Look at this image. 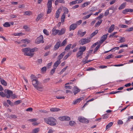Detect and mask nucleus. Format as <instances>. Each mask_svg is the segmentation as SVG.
<instances>
[{"mask_svg":"<svg viewBox=\"0 0 133 133\" xmlns=\"http://www.w3.org/2000/svg\"><path fill=\"white\" fill-rule=\"evenodd\" d=\"M21 102V100H19L17 101H16L14 102V104L15 105H18L19 104H20Z\"/></svg>","mask_w":133,"mask_h":133,"instance_id":"50","label":"nucleus"},{"mask_svg":"<svg viewBox=\"0 0 133 133\" xmlns=\"http://www.w3.org/2000/svg\"><path fill=\"white\" fill-rule=\"evenodd\" d=\"M83 54V53L81 51H78L77 52L76 54V56L77 58L81 56Z\"/></svg>","mask_w":133,"mask_h":133,"instance_id":"29","label":"nucleus"},{"mask_svg":"<svg viewBox=\"0 0 133 133\" xmlns=\"http://www.w3.org/2000/svg\"><path fill=\"white\" fill-rule=\"evenodd\" d=\"M39 131V128H36L33 129L32 133H37Z\"/></svg>","mask_w":133,"mask_h":133,"instance_id":"36","label":"nucleus"},{"mask_svg":"<svg viewBox=\"0 0 133 133\" xmlns=\"http://www.w3.org/2000/svg\"><path fill=\"white\" fill-rule=\"evenodd\" d=\"M78 120L79 122L83 123H88L89 122L88 119L82 117H79Z\"/></svg>","mask_w":133,"mask_h":133,"instance_id":"7","label":"nucleus"},{"mask_svg":"<svg viewBox=\"0 0 133 133\" xmlns=\"http://www.w3.org/2000/svg\"><path fill=\"white\" fill-rule=\"evenodd\" d=\"M47 5V7L48 8L47 13L48 14H50L52 11V2L48 1Z\"/></svg>","mask_w":133,"mask_h":133,"instance_id":"6","label":"nucleus"},{"mask_svg":"<svg viewBox=\"0 0 133 133\" xmlns=\"http://www.w3.org/2000/svg\"><path fill=\"white\" fill-rule=\"evenodd\" d=\"M42 59H38L37 61V63L38 64H40L42 62Z\"/></svg>","mask_w":133,"mask_h":133,"instance_id":"56","label":"nucleus"},{"mask_svg":"<svg viewBox=\"0 0 133 133\" xmlns=\"http://www.w3.org/2000/svg\"><path fill=\"white\" fill-rule=\"evenodd\" d=\"M7 102L10 105H13V103L11 102V101L9 99L7 100Z\"/></svg>","mask_w":133,"mask_h":133,"instance_id":"55","label":"nucleus"},{"mask_svg":"<svg viewBox=\"0 0 133 133\" xmlns=\"http://www.w3.org/2000/svg\"><path fill=\"white\" fill-rule=\"evenodd\" d=\"M60 110V109L56 108H52L50 109V110L51 111H57Z\"/></svg>","mask_w":133,"mask_h":133,"instance_id":"30","label":"nucleus"},{"mask_svg":"<svg viewBox=\"0 0 133 133\" xmlns=\"http://www.w3.org/2000/svg\"><path fill=\"white\" fill-rule=\"evenodd\" d=\"M56 69V68L54 67L53 69L51 70L50 72L51 74L53 75L54 74L55 71V70Z\"/></svg>","mask_w":133,"mask_h":133,"instance_id":"57","label":"nucleus"},{"mask_svg":"<svg viewBox=\"0 0 133 133\" xmlns=\"http://www.w3.org/2000/svg\"><path fill=\"white\" fill-rule=\"evenodd\" d=\"M102 22V20H101L99 21L96 23L95 25V26H98Z\"/></svg>","mask_w":133,"mask_h":133,"instance_id":"40","label":"nucleus"},{"mask_svg":"<svg viewBox=\"0 0 133 133\" xmlns=\"http://www.w3.org/2000/svg\"><path fill=\"white\" fill-rule=\"evenodd\" d=\"M29 50H30V48L28 47L23 49L22 51L24 53V55L28 56H32V54L29 53Z\"/></svg>","mask_w":133,"mask_h":133,"instance_id":"4","label":"nucleus"},{"mask_svg":"<svg viewBox=\"0 0 133 133\" xmlns=\"http://www.w3.org/2000/svg\"><path fill=\"white\" fill-rule=\"evenodd\" d=\"M73 91L74 95H76L80 91V89L76 86H75L73 89Z\"/></svg>","mask_w":133,"mask_h":133,"instance_id":"10","label":"nucleus"},{"mask_svg":"<svg viewBox=\"0 0 133 133\" xmlns=\"http://www.w3.org/2000/svg\"><path fill=\"white\" fill-rule=\"evenodd\" d=\"M76 124V122L74 121H70L69 122V124L71 126L75 125Z\"/></svg>","mask_w":133,"mask_h":133,"instance_id":"35","label":"nucleus"},{"mask_svg":"<svg viewBox=\"0 0 133 133\" xmlns=\"http://www.w3.org/2000/svg\"><path fill=\"white\" fill-rule=\"evenodd\" d=\"M91 40V38L88 37L87 38H82L79 41V43L80 44L83 45L90 42Z\"/></svg>","mask_w":133,"mask_h":133,"instance_id":"3","label":"nucleus"},{"mask_svg":"<svg viewBox=\"0 0 133 133\" xmlns=\"http://www.w3.org/2000/svg\"><path fill=\"white\" fill-rule=\"evenodd\" d=\"M60 12L59 11V10L58 9L56 11V13L55 17L56 18H58L59 16Z\"/></svg>","mask_w":133,"mask_h":133,"instance_id":"33","label":"nucleus"},{"mask_svg":"<svg viewBox=\"0 0 133 133\" xmlns=\"http://www.w3.org/2000/svg\"><path fill=\"white\" fill-rule=\"evenodd\" d=\"M100 47V45H98L95 48V49L94 50V52L95 53V52H96L97 51L98 49V48Z\"/></svg>","mask_w":133,"mask_h":133,"instance_id":"58","label":"nucleus"},{"mask_svg":"<svg viewBox=\"0 0 133 133\" xmlns=\"http://www.w3.org/2000/svg\"><path fill=\"white\" fill-rule=\"evenodd\" d=\"M0 95L2 97H4L5 96L6 97V95L3 92H0Z\"/></svg>","mask_w":133,"mask_h":133,"instance_id":"49","label":"nucleus"},{"mask_svg":"<svg viewBox=\"0 0 133 133\" xmlns=\"http://www.w3.org/2000/svg\"><path fill=\"white\" fill-rule=\"evenodd\" d=\"M125 38L124 37H120L119 41L118 42L119 43H123L125 42Z\"/></svg>","mask_w":133,"mask_h":133,"instance_id":"21","label":"nucleus"},{"mask_svg":"<svg viewBox=\"0 0 133 133\" xmlns=\"http://www.w3.org/2000/svg\"><path fill=\"white\" fill-rule=\"evenodd\" d=\"M119 26L121 28H126L128 27L127 25L124 24H119Z\"/></svg>","mask_w":133,"mask_h":133,"instance_id":"42","label":"nucleus"},{"mask_svg":"<svg viewBox=\"0 0 133 133\" xmlns=\"http://www.w3.org/2000/svg\"><path fill=\"white\" fill-rule=\"evenodd\" d=\"M4 92L5 93H7L8 95L6 94V97L8 98H9L13 94L12 91L9 90L5 89L4 90Z\"/></svg>","mask_w":133,"mask_h":133,"instance_id":"8","label":"nucleus"},{"mask_svg":"<svg viewBox=\"0 0 133 133\" xmlns=\"http://www.w3.org/2000/svg\"><path fill=\"white\" fill-rule=\"evenodd\" d=\"M21 41L25 44H28L30 42V41L27 39L22 40Z\"/></svg>","mask_w":133,"mask_h":133,"instance_id":"32","label":"nucleus"},{"mask_svg":"<svg viewBox=\"0 0 133 133\" xmlns=\"http://www.w3.org/2000/svg\"><path fill=\"white\" fill-rule=\"evenodd\" d=\"M44 120L46 123L51 126H54L56 125V120L53 117H49L48 118H44Z\"/></svg>","mask_w":133,"mask_h":133,"instance_id":"2","label":"nucleus"},{"mask_svg":"<svg viewBox=\"0 0 133 133\" xmlns=\"http://www.w3.org/2000/svg\"><path fill=\"white\" fill-rule=\"evenodd\" d=\"M103 16V14H101L99 15L97 17L98 18L101 19L102 18Z\"/></svg>","mask_w":133,"mask_h":133,"instance_id":"64","label":"nucleus"},{"mask_svg":"<svg viewBox=\"0 0 133 133\" xmlns=\"http://www.w3.org/2000/svg\"><path fill=\"white\" fill-rule=\"evenodd\" d=\"M9 118L10 119L12 118H17V117L15 115H10L9 117Z\"/></svg>","mask_w":133,"mask_h":133,"instance_id":"52","label":"nucleus"},{"mask_svg":"<svg viewBox=\"0 0 133 133\" xmlns=\"http://www.w3.org/2000/svg\"><path fill=\"white\" fill-rule=\"evenodd\" d=\"M95 70V68H92V67L89 68L87 69V71H91V70Z\"/></svg>","mask_w":133,"mask_h":133,"instance_id":"60","label":"nucleus"},{"mask_svg":"<svg viewBox=\"0 0 133 133\" xmlns=\"http://www.w3.org/2000/svg\"><path fill=\"white\" fill-rule=\"evenodd\" d=\"M82 99L81 98H79L75 101H73V104H75L78 103H79L80 101H81Z\"/></svg>","mask_w":133,"mask_h":133,"instance_id":"34","label":"nucleus"},{"mask_svg":"<svg viewBox=\"0 0 133 133\" xmlns=\"http://www.w3.org/2000/svg\"><path fill=\"white\" fill-rule=\"evenodd\" d=\"M133 30V27L129 28L125 30V31L129 32Z\"/></svg>","mask_w":133,"mask_h":133,"instance_id":"48","label":"nucleus"},{"mask_svg":"<svg viewBox=\"0 0 133 133\" xmlns=\"http://www.w3.org/2000/svg\"><path fill=\"white\" fill-rule=\"evenodd\" d=\"M1 84L3 85L6 86L7 85V83L3 79H2L1 80Z\"/></svg>","mask_w":133,"mask_h":133,"instance_id":"26","label":"nucleus"},{"mask_svg":"<svg viewBox=\"0 0 133 133\" xmlns=\"http://www.w3.org/2000/svg\"><path fill=\"white\" fill-rule=\"evenodd\" d=\"M30 77L31 78L32 80L34 79H36V77H35L33 75H31L30 76Z\"/></svg>","mask_w":133,"mask_h":133,"instance_id":"61","label":"nucleus"},{"mask_svg":"<svg viewBox=\"0 0 133 133\" xmlns=\"http://www.w3.org/2000/svg\"><path fill=\"white\" fill-rule=\"evenodd\" d=\"M122 91H112L110 93V94H116L117 93L120 92H122Z\"/></svg>","mask_w":133,"mask_h":133,"instance_id":"54","label":"nucleus"},{"mask_svg":"<svg viewBox=\"0 0 133 133\" xmlns=\"http://www.w3.org/2000/svg\"><path fill=\"white\" fill-rule=\"evenodd\" d=\"M86 48V47L85 46H80L79 48V51H81L83 53V52L85 50Z\"/></svg>","mask_w":133,"mask_h":133,"instance_id":"24","label":"nucleus"},{"mask_svg":"<svg viewBox=\"0 0 133 133\" xmlns=\"http://www.w3.org/2000/svg\"><path fill=\"white\" fill-rule=\"evenodd\" d=\"M43 33L46 35H49V32L46 30L45 29H44L43 30Z\"/></svg>","mask_w":133,"mask_h":133,"instance_id":"51","label":"nucleus"},{"mask_svg":"<svg viewBox=\"0 0 133 133\" xmlns=\"http://www.w3.org/2000/svg\"><path fill=\"white\" fill-rule=\"evenodd\" d=\"M126 3H124L119 7L118 9L119 10H121L124 8L126 5Z\"/></svg>","mask_w":133,"mask_h":133,"instance_id":"27","label":"nucleus"},{"mask_svg":"<svg viewBox=\"0 0 133 133\" xmlns=\"http://www.w3.org/2000/svg\"><path fill=\"white\" fill-rule=\"evenodd\" d=\"M24 15H26L29 16L31 15V12L30 11H26L24 12Z\"/></svg>","mask_w":133,"mask_h":133,"instance_id":"46","label":"nucleus"},{"mask_svg":"<svg viewBox=\"0 0 133 133\" xmlns=\"http://www.w3.org/2000/svg\"><path fill=\"white\" fill-rule=\"evenodd\" d=\"M38 119L36 118H34L32 119H29L28 120V121H30L31 122H35L37 121Z\"/></svg>","mask_w":133,"mask_h":133,"instance_id":"45","label":"nucleus"},{"mask_svg":"<svg viewBox=\"0 0 133 133\" xmlns=\"http://www.w3.org/2000/svg\"><path fill=\"white\" fill-rule=\"evenodd\" d=\"M65 17V12H64L62 15L61 18V22H63L64 21V19Z\"/></svg>","mask_w":133,"mask_h":133,"instance_id":"23","label":"nucleus"},{"mask_svg":"<svg viewBox=\"0 0 133 133\" xmlns=\"http://www.w3.org/2000/svg\"><path fill=\"white\" fill-rule=\"evenodd\" d=\"M77 3H79L77 0H76L69 3V4L70 6L76 4Z\"/></svg>","mask_w":133,"mask_h":133,"instance_id":"25","label":"nucleus"},{"mask_svg":"<svg viewBox=\"0 0 133 133\" xmlns=\"http://www.w3.org/2000/svg\"><path fill=\"white\" fill-rule=\"evenodd\" d=\"M77 25L76 24H73L71 25L69 27V30L71 31V30L75 29L77 27Z\"/></svg>","mask_w":133,"mask_h":133,"instance_id":"13","label":"nucleus"},{"mask_svg":"<svg viewBox=\"0 0 133 133\" xmlns=\"http://www.w3.org/2000/svg\"><path fill=\"white\" fill-rule=\"evenodd\" d=\"M60 43H61L60 42H57L54 47V49L55 50H56L57 49L59 48V46H61Z\"/></svg>","mask_w":133,"mask_h":133,"instance_id":"15","label":"nucleus"},{"mask_svg":"<svg viewBox=\"0 0 133 133\" xmlns=\"http://www.w3.org/2000/svg\"><path fill=\"white\" fill-rule=\"evenodd\" d=\"M82 20H79L77 22H76V24L77 25H80L82 23Z\"/></svg>","mask_w":133,"mask_h":133,"instance_id":"63","label":"nucleus"},{"mask_svg":"<svg viewBox=\"0 0 133 133\" xmlns=\"http://www.w3.org/2000/svg\"><path fill=\"white\" fill-rule=\"evenodd\" d=\"M38 50V49L36 47L34 48H33L31 49L30 48V50H29V53H31L32 54V55L30 57H32L33 56L34 53L33 52L35 51H37Z\"/></svg>","mask_w":133,"mask_h":133,"instance_id":"11","label":"nucleus"},{"mask_svg":"<svg viewBox=\"0 0 133 133\" xmlns=\"http://www.w3.org/2000/svg\"><path fill=\"white\" fill-rule=\"evenodd\" d=\"M89 57V55H87L86 56L85 58H84V59L83 60V62L84 63V64H85L87 63L88 62H90L91 61V60H87V59Z\"/></svg>","mask_w":133,"mask_h":133,"instance_id":"16","label":"nucleus"},{"mask_svg":"<svg viewBox=\"0 0 133 133\" xmlns=\"http://www.w3.org/2000/svg\"><path fill=\"white\" fill-rule=\"evenodd\" d=\"M114 24L112 25L110 27L108 30V32L109 33H111L113 31L114 29Z\"/></svg>","mask_w":133,"mask_h":133,"instance_id":"19","label":"nucleus"},{"mask_svg":"<svg viewBox=\"0 0 133 133\" xmlns=\"http://www.w3.org/2000/svg\"><path fill=\"white\" fill-rule=\"evenodd\" d=\"M43 37L42 35H41L38 37L36 39L35 42L36 43L39 44L42 43H44V41L43 40Z\"/></svg>","mask_w":133,"mask_h":133,"instance_id":"5","label":"nucleus"},{"mask_svg":"<svg viewBox=\"0 0 133 133\" xmlns=\"http://www.w3.org/2000/svg\"><path fill=\"white\" fill-rule=\"evenodd\" d=\"M114 56L112 54H111L110 55H109L107 56L105 58V59H109L111 58H112Z\"/></svg>","mask_w":133,"mask_h":133,"instance_id":"41","label":"nucleus"},{"mask_svg":"<svg viewBox=\"0 0 133 133\" xmlns=\"http://www.w3.org/2000/svg\"><path fill=\"white\" fill-rule=\"evenodd\" d=\"M109 14V10H107L105 12L104 14V15L105 16H106L108 15Z\"/></svg>","mask_w":133,"mask_h":133,"instance_id":"62","label":"nucleus"},{"mask_svg":"<svg viewBox=\"0 0 133 133\" xmlns=\"http://www.w3.org/2000/svg\"><path fill=\"white\" fill-rule=\"evenodd\" d=\"M59 31V30L55 29V28H54L52 29V33L54 35H55L58 33Z\"/></svg>","mask_w":133,"mask_h":133,"instance_id":"20","label":"nucleus"},{"mask_svg":"<svg viewBox=\"0 0 133 133\" xmlns=\"http://www.w3.org/2000/svg\"><path fill=\"white\" fill-rule=\"evenodd\" d=\"M90 2H86L83 4L82 5V8H84V7L87 6L88 5L90 4Z\"/></svg>","mask_w":133,"mask_h":133,"instance_id":"31","label":"nucleus"},{"mask_svg":"<svg viewBox=\"0 0 133 133\" xmlns=\"http://www.w3.org/2000/svg\"><path fill=\"white\" fill-rule=\"evenodd\" d=\"M32 82L33 85L37 90L40 91L43 90V87L37 79L32 80Z\"/></svg>","mask_w":133,"mask_h":133,"instance_id":"1","label":"nucleus"},{"mask_svg":"<svg viewBox=\"0 0 133 133\" xmlns=\"http://www.w3.org/2000/svg\"><path fill=\"white\" fill-rule=\"evenodd\" d=\"M119 49V47H116L111 49L112 51H115L116 50H118Z\"/></svg>","mask_w":133,"mask_h":133,"instance_id":"53","label":"nucleus"},{"mask_svg":"<svg viewBox=\"0 0 133 133\" xmlns=\"http://www.w3.org/2000/svg\"><path fill=\"white\" fill-rule=\"evenodd\" d=\"M86 32H82L81 30H79L78 31L77 35L81 37H83L85 34Z\"/></svg>","mask_w":133,"mask_h":133,"instance_id":"14","label":"nucleus"},{"mask_svg":"<svg viewBox=\"0 0 133 133\" xmlns=\"http://www.w3.org/2000/svg\"><path fill=\"white\" fill-rule=\"evenodd\" d=\"M61 61L58 60L57 61H56L54 64L53 66L54 67H55L56 68L58 66V65L61 63Z\"/></svg>","mask_w":133,"mask_h":133,"instance_id":"17","label":"nucleus"},{"mask_svg":"<svg viewBox=\"0 0 133 133\" xmlns=\"http://www.w3.org/2000/svg\"><path fill=\"white\" fill-rule=\"evenodd\" d=\"M71 55V53L70 52L68 53L66 55H65L64 57V59H66L68 58V57Z\"/></svg>","mask_w":133,"mask_h":133,"instance_id":"47","label":"nucleus"},{"mask_svg":"<svg viewBox=\"0 0 133 133\" xmlns=\"http://www.w3.org/2000/svg\"><path fill=\"white\" fill-rule=\"evenodd\" d=\"M42 15L41 14H39L38 15L36 19V21H38L39 19L42 17Z\"/></svg>","mask_w":133,"mask_h":133,"instance_id":"44","label":"nucleus"},{"mask_svg":"<svg viewBox=\"0 0 133 133\" xmlns=\"http://www.w3.org/2000/svg\"><path fill=\"white\" fill-rule=\"evenodd\" d=\"M59 119L61 121H69L71 119L70 118L66 116L60 117H59Z\"/></svg>","mask_w":133,"mask_h":133,"instance_id":"9","label":"nucleus"},{"mask_svg":"<svg viewBox=\"0 0 133 133\" xmlns=\"http://www.w3.org/2000/svg\"><path fill=\"white\" fill-rule=\"evenodd\" d=\"M71 45V44H69L66 46L65 49V50H67L70 48Z\"/></svg>","mask_w":133,"mask_h":133,"instance_id":"43","label":"nucleus"},{"mask_svg":"<svg viewBox=\"0 0 133 133\" xmlns=\"http://www.w3.org/2000/svg\"><path fill=\"white\" fill-rule=\"evenodd\" d=\"M107 37L106 35H104L102 36L101 37L99 43H102L107 39Z\"/></svg>","mask_w":133,"mask_h":133,"instance_id":"12","label":"nucleus"},{"mask_svg":"<svg viewBox=\"0 0 133 133\" xmlns=\"http://www.w3.org/2000/svg\"><path fill=\"white\" fill-rule=\"evenodd\" d=\"M65 29L64 28H62V29L60 31H59V33L58 34V35H63V34H64L65 32Z\"/></svg>","mask_w":133,"mask_h":133,"instance_id":"18","label":"nucleus"},{"mask_svg":"<svg viewBox=\"0 0 133 133\" xmlns=\"http://www.w3.org/2000/svg\"><path fill=\"white\" fill-rule=\"evenodd\" d=\"M66 39L64 40L61 44L60 43V46H63L65 45L66 44Z\"/></svg>","mask_w":133,"mask_h":133,"instance_id":"37","label":"nucleus"},{"mask_svg":"<svg viewBox=\"0 0 133 133\" xmlns=\"http://www.w3.org/2000/svg\"><path fill=\"white\" fill-rule=\"evenodd\" d=\"M65 53V52H64L62 53L58 57V60H59L60 61H61V59L63 57V56L64 55Z\"/></svg>","mask_w":133,"mask_h":133,"instance_id":"22","label":"nucleus"},{"mask_svg":"<svg viewBox=\"0 0 133 133\" xmlns=\"http://www.w3.org/2000/svg\"><path fill=\"white\" fill-rule=\"evenodd\" d=\"M113 123L112 122H110L109 123L108 125H107L106 127V129H108L113 124Z\"/></svg>","mask_w":133,"mask_h":133,"instance_id":"38","label":"nucleus"},{"mask_svg":"<svg viewBox=\"0 0 133 133\" xmlns=\"http://www.w3.org/2000/svg\"><path fill=\"white\" fill-rule=\"evenodd\" d=\"M3 26L5 27H8L10 26V25L8 22H6L3 24Z\"/></svg>","mask_w":133,"mask_h":133,"instance_id":"39","label":"nucleus"},{"mask_svg":"<svg viewBox=\"0 0 133 133\" xmlns=\"http://www.w3.org/2000/svg\"><path fill=\"white\" fill-rule=\"evenodd\" d=\"M128 12V9H125L122 11V13L123 14H125L127 12Z\"/></svg>","mask_w":133,"mask_h":133,"instance_id":"59","label":"nucleus"},{"mask_svg":"<svg viewBox=\"0 0 133 133\" xmlns=\"http://www.w3.org/2000/svg\"><path fill=\"white\" fill-rule=\"evenodd\" d=\"M98 30H96L95 31L91 34L90 35V37L91 38L92 37L96 35L98 32Z\"/></svg>","mask_w":133,"mask_h":133,"instance_id":"28","label":"nucleus"}]
</instances>
